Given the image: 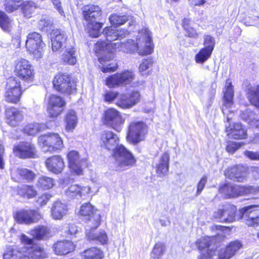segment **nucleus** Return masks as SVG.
I'll return each instance as SVG.
<instances>
[{
    "mask_svg": "<svg viewBox=\"0 0 259 259\" xmlns=\"http://www.w3.org/2000/svg\"><path fill=\"white\" fill-rule=\"evenodd\" d=\"M66 156L70 173L74 176L82 175L85 160L81 157L78 151L69 150L67 152Z\"/></svg>",
    "mask_w": 259,
    "mask_h": 259,
    "instance_id": "15",
    "label": "nucleus"
},
{
    "mask_svg": "<svg viewBox=\"0 0 259 259\" xmlns=\"http://www.w3.org/2000/svg\"><path fill=\"white\" fill-rule=\"evenodd\" d=\"M238 185L230 182L222 184L219 188V192L226 199L234 198L239 197Z\"/></svg>",
    "mask_w": 259,
    "mask_h": 259,
    "instance_id": "30",
    "label": "nucleus"
},
{
    "mask_svg": "<svg viewBox=\"0 0 259 259\" xmlns=\"http://www.w3.org/2000/svg\"><path fill=\"white\" fill-rule=\"evenodd\" d=\"M45 44L42 41L41 35L37 32L29 33L25 42V47L29 54L36 59L42 58L45 52Z\"/></svg>",
    "mask_w": 259,
    "mask_h": 259,
    "instance_id": "9",
    "label": "nucleus"
},
{
    "mask_svg": "<svg viewBox=\"0 0 259 259\" xmlns=\"http://www.w3.org/2000/svg\"><path fill=\"white\" fill-rule=\"evenodd\" d=\"M97 209L90 202H85L80 206L78 215L89 223L92 229H96L101 224V215L96 213Z\"/></svg>",
    "mask_w": 259,
    "mask_h": 259,
    "instance_id": "13",
    "label": "nucleus"
},
{
    "mask_svg": "<svg viewBox=\"0 0 259 259\" xmlns=\"http://www.w3.org/2000/svg\"><path fill=\"white\" fill-rule=\"evenodd\" d=\"M213 240V239L211 237H203L198 239L196 244L199 250L207 249V250L211 251V250L208 248L212 245Z\"/></svg>",
    "mask_w": 259,
    "mask_h": 259,
    "instance_id": "49",
    "label": "nucleus"
},
{
    "mask_svg": "<svg viewBox=\"0 0 259 259\" xmlns=\"http://www.w3.org/2000/svg\"><path fill=\"white\" fill-rule=\"evenodd\" d=\"M48 128L49 127L44 123H29L23 127L22 132L27 136H34Z\"/></svg>",
    "mask_w": 259,
    "mask_h": 259,
    "instance_id": "34",
    "label": "nucleus"
},
{
    "mask_svg": "<svg viewBox=\"0 0 259 259\" xmlns=\"http://www.w3.org/2000/svg\"><path fill=\"white\" fill-rule=\"evenodd\" d=\"M76 245L71 241L58 240L52 246L54 253L57 255L64 256L73 252Z\"/></svg>",
    "mask_w": 259,
    "mask_h": 259,
    "instance_id": "26",
    "label": "nucleus"
},
{
    "mask_svg": "<svg viewBox=\"0 0 259 259\" xmlns=\"http://www.w3.org/2000/svg\"><path fill=\"white\" fill-rule=\"evenodd\" d=\"M79 233L77 227L74 224H69L67 230L66 231V236L73 239L77 237V235Z\"/></svg>",
    "mask_w": 259,
    "mask_h": 259,
    "instance_id": "57",
    "label": "nucleus"
},
{
    "mask_svg": "<svg viewBox=\"0 0 259 259\" xmlns=\"http://www.w3.org/2000/svg\"><path fill=\"white\" fill-rule=\"evenodd\" d=\"M68 208L67 204L61 201H55L51 208V215L55 220H60L68 212Z\"/></svg>",
    "mask_w": 259,
    "mask_h": 259,
    "instance_id": "31",
    "label": "nucleus"
},
{
    "mask_svg": "<svg viewBox=\"0 0 259 259\" xmlns=\"http://www.w3.org/2000/svg\"><path fill=\"white\" fill-rule=\"evenodd\" d=\"M223 96V106L227 108H231L233 104L234 89L231 82H227Z\"/></svg>",
    "mask_w": 259,
    "mask_h": 259,
    "instance_id": "42",
    "label": "nucleus"
},
{
    "mask_svg": "<svg viewBox=\"0 0 259 259\" xmlns=\"http://www.w3.org/2000/svg\"><path fill=\"white\" fill-rule=\"evenodd\" d=\"M244 144V143L242 142L237 143L229 141L227 142L226 150L229 153L232 154Z\"/></svg>",
    "mask_w": 259,
    "mask_h": 259,
    "instance_id": "56",
    "label": "nucleus"
},
{
    "mask_svg": "<svg viewBox=\"0 0 259 259\" xmlns=\"http://www.w3.org/2000/svg\"><path fill=\"white\" fill-rule=\"evenodd\" d=\"M203 45L204 46V48L213 52L215 45L214 38L209 34L205 35L204 36Z\"/></svg>",
    "mask_w": 259,
    "mask_h": 259,
    "instance_id": "55",
    "label": "nucleus"
},
{
    "mask_svg": "<svg viewBox=\"0 0 259 259\" xmlns=\"http://www.w3.org/2000/svg\"><path fill=\"white\" fill-rule=\"evenodd\" d=\"M52 48L54 52H57L62 49L63 44L67 39V36L64 31L60 29H53L52 31Z\"/></svg>",
    "mask_w": 259,
    "mask_h": 259,
    "instance_id": "29",
    "label": "nucleus"
},
{
    "mask_svg": "<svg viewBox=\"0 0 259 259\" xmlns=\"http://www.w3.org/2000/svg\"><path fill=\"white\" fill-rule=\"evenodd\" d=\"M89 193V189L77 184L71 185L66 191L67 195L72 198H78Z\"/></svg>",
    "mask_w": 259,
    "mask_h": 259,
    "instance_id": "38",
    "label": "nucleus"
},
{
    "mask_svg": "<svg viewBox=\"0 0 259 259\" xmlns=\"http://www.w3.org/2000/svg\"><path fill=\"white\" fill-rule=\"evenodd\" d=\"M141 37L137 38V42L134 40H131L130 43L133 45V50L138 52L141 56H147L151 54L154 51V46L152 39L151 36L148 33H146L143 37V42L145 43L144 47L140 49L139 43L140 42Z\"/></svg>",
    "mask_w": 259,
    "mask_h": 259,
    "instance_id": "24",
    "label": "nucleus"
},
{
    "mask_svg": "<svg viewBox=\"0 0 259 259\" xmlns=\"http://www.w3.org/2000/svg\"><path fill=\"white\" fill-rule=\"evenodd\" d=\"M98 142L100 146L108 151L113 150L112 156L118 162L120 167H131L136 165L137 160L133 153L123 145H118V136L113 131L105 130L99 135Z\"/></svg>",
    "mask_w": 259,
    "mask_h": 259,
    "instance_id": "1",
    "label": "nucleus"
},
{
    "mask_svg": "<svg viewBox=\"0 0 259 259\" xmlns=\"http://www.w3.org/2000/svg\"><path fill=\"white\" fill-rule=\"evenodd\" d=\"M45 165L49 171L57 175L63 171L65 163L61 155H53L46 159Z\"/></svg>",
    "mask_w": 259,
    "mask_h": 259,
    "instance_id": "22",
    "label": "nucleus"
},
{
    "mask_svg": "<svg viewBox=\"0 0 259 259\" xmlns=\"http://www.w3.org/2000/svg\"><path fill=\"white\" fill-rule=\"evenodd\" d=\"M37 144L45 152L52 153L61 151L64 147V141L58 133L49 132L40 135Z\"/></svg>",
    "mask_w": 259,
    "mask_h": 259,
    "instance_id": "6",
    "label": "nucleus"
},
{
    "mask_svg": "<svg viewBox=\"0 0 259 259\" xmlns=\"http://www.w3.org/2000/svg\"><path fill=\"white\" fill-rule=\"evenodd\" d=\"M66 102L64 98L59 95L52 94L48 98L46 111L48 117L55 120L64 112Z\"/></svg>",
    "mask_w": 259,
    "mask_h": 259,
    "instance_id": "10",
    "label": "nucleus"
},
{
    "mask_svg": "<svg viewBox=\"0 0 259 259\" xmlns=\"http://www.w3.org/2000/svg\"><path fill=\"white\" fill-rule=\"evenodd\" d=\"M26 258L30 259H44L47 257L44 248L37 244L26 248Z\"/></svg>",
    "mask_w": 259,
    "mask_h": 259,
    "instance_id": "33",
    "label": "nucleus"
},
{
    "mask_svg": "<svg viewBox=\"0 0 259 259\" xmlns=\"http://www.w3.org/2000/svg\"><path fill=\"white\" fill-rule=\"evenodd\" d=\"M4 259H25L26 255L17 248H8L3 254Z\"/></svg>",
    "mask_w": 259,
    "mask_h": 259,
    "instance_id": "45",
    "label": "nucleus"
},
{
    "mask_svg": "<svg viewBox=\"0 0 259 259\" xmlns=\"http://www.w3.org/2000/svg\"><path fill=\"white\" fill-rule=\"evenodd\" d=\"M258 204H251L242 207L239 209V215L237 220H241L245 215L244 223L248 227L259 228V215L249 217V214L252 212L251 209L257 208Z\"/></svg>",
    "mask_w": 259,
    "mask_h": 259,
    "instance_id": "21",
    "label": "nucleus"
},
{
    "mask_svg": "<svg viewBox=\"0 0 259 259\" xmlns=\"http://www.w3.org/2000/svg\"><path fill=\"white\" fill-rule=\"evenodd\" d=\"M148 133V126L143 121H133L127 127L126 136L127 141L133 145H137L145 140Z\"/></svg>",
    "mask_w": 259,
    "mask_h": 259,
    "instance_id": "7",
    "label": "nucleus"
},
{
    "mask_svg": "<svg viewBox=\"0 0 259 259\" xmlns=\"http://www.w3.org/2000/svg\"><path fill=\"white\" fill-rule=\"evenodd\" d=\"M243 154L247 158L251 160H259V152L246 150Z\"/></svg>",
    "mask_w": 259,
    "mask_h": 259,
    "instance_id": "61",
    "label": "nucleus"
},
{
    "mask_svg": "<svg viewBox=\"0 0 259 259\" xmlns=\"http://www.w3.org/2000/svg\"><path fill=\"white\" fill-rule=\"evenodd\" d=\"M17 194L22 198L30 199L37 195V191L33 185L24 184L17 189Z\"/></svg>",
    "mask_w": 259,
    "mask_h": 259,
    "instance_id": "36",
    "label": "nucleus"
},
{
    "mask_svg": "<svg viewBox=\"0 0 259 259\" xmlns=\"http://www.w3.org/2000/svg\"><path fill=\"white\" fill-rule=\"evenodd\" d=\"M129 19V16L127 15H119L113 14L109 17L110 23L115 27L125 24Z\"/></svg>",
    "mask_w": 259,
    "mask_h": 259,
    "instance_id": "48",
    "label": "nucleus"
},
{
    "mask_svg": "<svg viewBox=\"0 0 259 259\" xmlns=\"http://www.w3.org/2000/svg\"><path fill=\"white\" fill-rule=\"evenodd\" d=\"M102 121L104 125L119 133L122 130L125 119L117 109L110 107L104 111Z\"/></svg>",
    "mask_w": 259,
    "mask_h": 259,
    "instance_id": "11",
    "label": "nucleus"
},
{
    "mask_svg": "<svg viewBox=\"0 0 259 259\" xmlns=\"http://www.w3.org/2000/svg\"><path fill=\"white\" fill-rule=\"evenodd\" d=\"M243 246L242 243L239 240L230 241L226 245L224 249L219 253L218 259L231 258L243 247Z\"/></svg>",
    "mask_w": 259,
    "mask_h": 259,
    "instance_id": "27",
    "label": "nucleus"
},
{
    "mask_svg": "<svg viewBox=\"0 0 259 259\" xmlns=\"http://www.w3.org/2000/svg\"><path fill=\"white\" fill-rule=\"evenodd\" d=\"M190 4L193 6L195 7H202L206 4V0H188Z\"/></svg>",
    "mask_w": 259,
    "mask_h": 259,
    "instance_id": "64",
    "label": "nucleus"
},
{
    "mask_svg": "<svg viewBox=\"0 0 259 259\" xmlns=\"http://www.w3.org/2000/svg\"><path fill=\"white\" fill-rule=\"evenodd\" d=\"M25 116V114L22 108L11 106L5 109V121L12 127H18L23 122Z\"/></svg>",
    "mask_w": 259,
    "mask_h": 259,
    "instance_id": "17",
    "label": "nucleus"
},
{
    "mask_svg": "<svg viewBox=\"0 0 259 259\" xmlns=\"http://www.w3.org/2000/svg\"><path fill=\"white\" fill-rule=\"evenodd\" d=\"M207 182V177L205 176H203L197 185V195H199L201 193L203 189H204L205 185Z\"/></svg>",
    "mask_w": 259,
    "mask_h": 259,
    "instance_id": "62",
    "label": "nucleus"
},
{
    "mask_svg": "<svg viewBox=\"0 0 259 259\" xmlns=\"http://www.w3.org/2000/svg\"><path fill=\"white\" fill-rule=\"evenodd\" d=\"M118 95L119 94L117 92L106 91L103 95L104 100L106 102L111 103L118 97Z\"/></svg>",
    "mask_w": 259,
    "mask_h": 259,
    "instance_id": "60",
    "label": "nucleus"
},
{
    "mask_svg": "<svg viewBox=\"0 0 259 259\" xmlns=\"http://www.w3.org/2000/svg\"><path fill=\"white\" fill-rule=\"evenodd\" d=\"M135 78L133 71L124 70L109 75L105 80V84L110 89L125 86L131 83Z\"/></svg>",
    "mask_w": 259,
    "mask_h": 259,
    "instance_id": "12",
    "label": "nucleus"
},
{
    "mask_svg": "<svg viewBox=\"0 0 259 259\" xmlns=\"http://www.w3.org/2000/svg\"><path fill=\"white\" fill-rule=\"evenodd\" d=\"M102 9L98 5L89 4L82 7V18L87 22L88 31L92 37H98L100 35L103 23L98 20L102 16Z\"/></svg>",
    "mask_w": 259,
    "mask_h": 259,
    "instance_id": "3",
    "label": "nucleus"
},
{
    "mask_svg": "<svg viewBox=\"0 0 259 259\" xmlns=\"http://www.w3.org/2000/svg\"><path fill=\"white\" fill-rule=\"evenodd\" d=\"M14 73L15 76L25 83L32 84L35 80V71L30 62L24 58L15 62Z\"/></svg>",
    "mask_w": 259,
    "mask_h": 259,
    "instance_id": "8",
    "label": "nucleus"
},
{
    "mask_svg": "<svg viewBox=\"0 0 259 259\" xmlns=\"http://www.w3.org/2000/svg\"><path fill=\"white\" fill-rule=\"evenodd\" d=\"M42 218V214L37 209H21L14 214V220L17 223L26 225L37 223Z\"/></svg>",
    "mask_w": 259,
    "mask_h": 259,
    "instance_id": "16",
    "label": "nucleus"
},
{
    "mask_svg": "<svg viewBox=\"0 0 259 259\" xmlns=\"http://www.w3.org/2000/svg\"><path fill=\"white\" fill-rule=\"evenodd\" d=\"M11 20L3 11L0 10V27L5 31H10Z\"/></svg>",
    "mask_w": 259,
    "mask_h": 259,
    "instance_id": "53",
    "label": "nucleus"
},
{
    "mask_svg": "<svg viewBox=\"0 0 259 259\" xmlns=\"http://www.w3.org/2000/svg\"><path fill=\"white\" fill-rule=\"evenodd\" d=\"M24 90L19 79L11 76L7 79L4 100L8 104L17 105L20 103Z\"/></svg>",
    "mask_w": 259,
    "mask_h": 259,
    "instance_id": "5",
    "label": "nucleus"
},
{
    "mask_svg": "<svg viewBox=\"0 0 259 259\" xmlns=\"http://www.w3.org/2000/svg\"><path fill=\"white\" fill-rule=\"evenodd\" d=\"M212 52L204 48H201L195 56V60L197 63L202 64L210 57Z\"/></svg>",
    "mask_w": 259,
    "mask_h": 259,
    "instance_id": "50",
    "label": "nucleus"
},
{
    "mask_svg": "<svg viewBox=\"0 0 259 259\" xmlns=\"http://www.w3.org/2000/svg\"><path fill=\"white\" fill-rule=\"evenodd\" d=\"M20 8H21L24 17L26 18H30L32 17L34 13L35 6H34V3L30 1H22V5Z\"/></svg>",
    "mask_w": 259,
    "mask_h": 259,
    "instance_id": "46",
    "label": "nucleus"
},
{
    "mask_svg": "<svg viewBox=\"0 0 259 259\" xmlns=\"http://www.w3.org/2000/svg\"><path fill=\"white\" fill-rule=\"evenodd\" d=\"M154 63L152 58L149 57L144 59L140 64L139 67V70L140 72H142L147 70L149 67L152 66Z\"/></svg>",
    "mask_w": 259,
    "mask_h": 259,
    "instance_id": "58",
    "label": "nucleus"
},
{
    "mask_svg": "<svg viewBox=\"0 0 259 259\" xmlns=\"http://www.w3.org/2000/svg\"><path fill=\"white\" fill-rule=\"evenodd\" d=\"M52 83L54 90L60 94L71 96L77 93V81L69 74L58 72L54 76Z\"/></svg>",
    "mask_w": 259,
    "mask_h": 259,
    "instance_id": "4",
    "label": "nucleus"
},
{
    "mask_svg": "<svg viewBox=\"0 0 259 259\" xmlns=\"http://www.w3.org/2000/svg\"><path fill=\"white\" fill-rule=\"evenodd\" d=\"M119 42H112L111 40H99L94 46V52L98 58L102 72L111 73L116 71L118 68L117 63L107 64L115 56L117 50L121 47Z\"/></svg>",
    "mask_w": 259,
    "mask_h": 259,
    "instance_id": "2",
    "label": "nucleus"
},
{
    "mask_svg": "<svg viewBox=\"0 0 259 259\" xmlns=\"http://www.w3.org/2000/svg\"><path fill=\"white\" fill-rule=\"evenodd\" d=\"M65 128L67 132H72L75 128L78 119L75 111L73 109L69 110L64 117Z\"/></svg>",
    "mask_w": 259,
    "mask_h": 259,
    "instance_id": "39",
    "label": "nucleus"
},
{
    "mask_svg": "<svg viewBox=\"0 0 259 259\" xmlns=\"http://www.w3.org/2000/svg\"><path fill=\"white\" fill-rule=\"evenodd\" d=\"M169 154L164 152L161 156L158 163L156 166L157 176L162 177L167 175L169 171Z\"/></svg>",
    "mask_w": 259,
    "mask_h": 259,
    "instance_id": "32",
    "label": "nucleus"
},
{
    "mask_svg": "<svg viewBox=\"0 0 259 259\" xmlns=\"http://www.w3.org/2000/svg\"><path fill=\"white\" fill-rule=\"evenodd\" d=\"M141 96L139 91L133 90L126 93H122L118 97L116 105L122 109H128L140 102Z\"/></svg>",
    "mask_w": 259,
    "mask_h": 259,
    "instance_id": "19",
    "label": "nucleus"
},
{
    "mask_svg": "<svg viewBox=\"0 0 259 259\" xmlns=\"http://www.w3.org/2000/svg\"><path fill=\"white\" fill-rule=\"evenodd\" d=\"M237 212V207L236 205L227 203L223 205L221 208L214 212L213 218L220 223H232L238 219L236 218Z\"/></svg>",
    "mask_w": 259,
    "mask_h": 259,
    "instance_id": "14",
    "label": "nucleus"
},
{
    "mask_svg": "<svg viewBox=\"0 0 259 259\" xmlns=\"http://www.w3.org/2000/svg\"><path fill=\"white\" fill-rule=\"evenodd\" d=\"M76 50L74 46L65 49L62 55L61 60L64 64L74 65L77 62Z\"/></svg>",
    "mask_w": 259,
    "mask_h": 259,
    "instance_id": "41",
    "label": "nucleus"
},
{
    "mask_svg": "<svg viewBox=\"0 0 259 259\" xmlns=\"http://www.w3.org/2000/svg\"><path fill=\"white\" fill-rule=\"evenodd\" d=\"M164 251V245L163 243H156L151 252V257L154 259H159Z\"/></svg>",
    "mask_w": 259,
    "mask_h": 259,
    "instance_id": "54",
    "label": "nucleus"
},
{
    "mask_svg": "<svg viewBox=\"0 0 259 259\" xmlns=\"http://www.w3.org/2000/svg\"><path fill=\"white\" fill-rule=\"evenodd\" d=\"M21 241L22 243L25 245H30L31 246H33L34 244H37L36 243H34L33 239L28 238L24 234H22L21 236Z\"/></svg>",
    "mask_w": 259,
    "mask_h": 259,
    "instance_id": "63",
    "label": "nucleus"
},
{
    "mask_svg": "<svg viewBox=\"0 0 259 259\" xmlns=\"http://www.w3.org/2000/svg\"><path fill=\"white\" fill-rule=\"evenodd\" d=\"M239 197L250 194H255L259 192L258 187L249 185H238Z\"/></svg>",
    "mask_w": 259,
    "mask_h": 259,
    "instance_id": "52",
    "label": "nucleus"
},
{
    "mask_svg": "<svg viewBox=\"0 0 259 259\" xmlns=\"http://www.w3.org/2000/svg\"><path fill=\"white\" fill-rule=\"evenodd\" d=\"M90 230L87 232L86 236L89 241H94L99 242L102 245L107 244L108 241V238L107 233L105 231L99 232L98 234L94 233V231L96 229H92V226H90Z\"/></svg>",
    "mask_w": 259,
    "mask_h": 259,
    "instance_id": "40",
    "label": "nucleus"
},
{
    "mask_svg": "<svg viewBox=\"0 0 259 259\" xmlns=\"http://www.w3.org/2000/svg\"><path fill=\"white\" fill-rule=\"evenodd\" d=\"M104 34L107 39L117 40L122 38L130 34V32L125 29L116 30L111 26L106 27L103 30Z\"/></svg>",
    "mask_w": 259,
    "mask_h": 259,
    "instance_id": "37",
    "label": "nucleus"
},
{
    "mask_svg": "<svg viewBox=\"0 0 259 259\" xmlns=\"http://www.w3.org/2000/svg\"><path fill=\"white\" fill-rule=\"evenodd\" d=\"M37 187L42 190L52 189L55 185V180L51 177L46 176L39 177L36 182Z\"/></svg>",
    "mask_w": 259,
    "mask_h": 259,
    "instance_id": "44",
    "label": "nucleus"
},
{
    "mask_svg": "<svg viewBox=\"0 0 259 259\" xmlns=\"http://www.w3.org/2000/svg\"><path fill=\"white\" fill-rule=\"evenodd\" d=\"M11 178L15 182L25 181L27 183L33 182L36 179V175L32 170L19 167L11 172Z\"/></svg>",
    "mask_w": 259,
    "mask_h": 259,
    "instance_id": "23",
    "label": "nucleus"
},
{
    "mask_svg": "<svg viewBox=\"0 0 259 259\" xmlns=\"http://www.w3.org/2000/svg\"><path fill=\"white\" fill-rule=\"evenodd\" d=\"M13 152L21 159L35 158L37 157V150L34 144L29 141H22L14 146Z\"/></svg>",
    "mask_w": 259,
    "mask_h": 259,
    "instance_id": "18",
    "label": "nucleus"
},
{
    "mask_svg": "<svg viewBox=\"0 0 259 259\" xmlns=\"http://www.w3.org/2000/svg\"><path fill=\"white\" fill-rule=\"evenodd\" d=\"M22 0H7L4 4L5 10L11 13L18 10L22 5Z\"/></svg>",
    "mask_w": 259,
    "mask_h": 259,
    "instance_id": "51",
    "label": "nucleus"
},
{
    "mask_svg": "<svg viewBox=\"0 0 259 259\" xmlns=\"http://www.w3.org/2000/svg\"><path fill=\"white\" fill-rule=\"evenodd\" d=\"M225 132L228 136L235 140H245L248 137L246 126L240 122H234L226 127Z\"/></svg>",
    "mask_w": 259,
    "mask_h": 259,
    "instance_id": "25",
    "label": "nucleus"
},
{
    "mask_svg": "<svg viewBox=\"0 0 259 259\" xmlns=\"http://www.w3.org/2000/svg\"><path fill=\"white\" fill-rule=\"evenodd\" d=\"M51 196V195L48 193L42 194L37 198L36 202L39 207H42L48 203Z\"/></svg>",
    "mask_w": 259,
    "mask_h": 259,
    "instance_id": "59",
    "label": "nucleus"
},
{
    "mask_svg": "<svg viewBox=\"0 0 259 259\" xmlns=\"http://www.w3.org/2000/svg\"><path fill=\"white\" fill-rule=\"evenodd\" d=\"M181 26L187 37L197 39L201 35L200 32L194 27V23L191 18H184L182 20Z\"/></svg>",
    "mask_w": 259,
    "mask_h": 259,
    "instance_id": "28",
    "label": "nucleus"
},
{
    "mask_svg": "<svg viewBox=\"0 0 259 259\" xmlns=\"http://www.w3.org/2000/svg\"><path fill=\"white\" fill-rule=\"evenodd\" d=\"M247 97L251 104L259 108V84L248 89Z\"/></svg>",
    "mask_w": 259,
    "mask_h": 259,
    "instance_id": "43",
    "label": "nucleus"
},
{
    "mask_svg": "<svg viewBox=\"0 0 259 259\" xmlns=\"http://www.w3.org/2000/svg\"><path fill=\"white\" fill-rule=\"evenodd\" d=\"M248 174V167L243 164L232 165L224 171V175L227 178L240 183L246 180Z\"/></svg>",
    "mask_w": 259,
    "mask_h": 259,
    "instance_id": "20",
    "label": "nucleus"
},
{
    "mask_svg": "<svg viewBox=\"0 0 259 259\" xmlns=\"http://www.w3.org/2000/svg\"><path fill=\"white\" fill-rule=\"evenodd\" d=\"M80 255L81 259H103L104 257L103 250L95 246L87 248Z\"/></svg>",
    "mask_w": 259,
    "mask_h": 259,
    "instance_id": "35",
    "label": "nucleus"
},
{
    "mask_svg": "<svg viewBox=\"0 0 259 259\" xmlns=\"http://www.w3.org/2000/svg\"><path fill=\"white\" fill-rule=\"evenodd\" d=\"M34 238L42 240L49 234L48 229L44 226H38L31 230Z\"/></svg>",
    "mask_w": 259,
    "mask_h": 259,
    "instance_id": "47",
    "label": "nucleus"
}]
</instances>
